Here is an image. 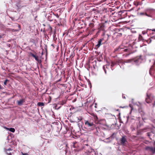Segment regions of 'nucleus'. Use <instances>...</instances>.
I'll return each mask as SVG.
<instances>
[{"mask_svg": "<svg viewBox=\"0 0 155 155\" xmlns=\"http://www.w3.org/2000/svg\"><path fill=\"white\" fill-rule=\"evenodd\" d=\"M154 97L152 94L150 93H147V97H146V102L150 103L152 102L153 100Z\"/></svg>", "mask_w": 155, "mask_h": 155, "instance_id": "1", "label": "nucleus"}, {"mask_svg": "<svg viewBox=\"0 0 155 155\" xmlns=\"http://www.w3.org/2000/svg\"><path fill=\"white\" fill-rule=\"evenodd\" d=\"M149 31L150 34L151 35V38H153L154 39H155V28L153 29H147L146 31V33H147V35H148V32Z\"/></svg>", "mask_w": 155, "mask_h": 155, "instance_id": "2", "label": "nucleus"}, {"mask_svg": "<svg viewBox=\"0 0 155 155\" xmlns=\"http://www.w3.org/2000/svg\"><path fill=\"white\" fill-rule=\"evenodd\" d=\"M146 150L150 152L152 154L155 153V147H146Z\"/></svg>", "mask_w": 155, "mask_h": 155, "instance_id": "3", "label": "nucleus"}, {"mask_svg": "<svg viewBox=\"0 0 155 155\" xmlns=\"http://www.w3.org/2000/svg\"><path fill=\"white\" fill-rule=\"evenodd\" d=\"M142 60V58L141 56H140L138 58L135 60L134 61L137 65H138L141 62Z\"/></svg>", "mask_w": 155, "mask_h": 155, "instance_id": "4", "label": "nucleus"}, {"mask_svg": "<svg viewBox=\"0 0 155 155\" xmlns=\"http://www.w3.org/2000/svg\"><path fill=\"white\" fill-rule=\"evenodd\" d=\"M4 128L6 130H9L10 131L12 132H13V133L15 131V129L14 128H7L6 127H4Z\"/></svg>", "mask_w": 155, "mask_h": 155, "instance_id": "5", "label": "nucleus"}, {"mask_svg": "<svg viewBox=\"0 0 155 155\" xmlns=\"http://www.w3.org/2000/svg\"><path fill=\"white\" fill-rule=\"evenodd\" d=\"M25 102V101L23 99L17 101L18 104L19 105H21Z\"/></svg>", "mask_w": 155, "mask_h": 155, "instance_id": "6", "label": "nucleus"}, {"mask_svg": "<svg viewBox=\"0 0 155 155\" xmlns=\"http://www.w3.org/2000/svg\"><path fill=\"white\" fill-rule=\"evenodd\" d=\"M152 135L153 136V134L152 132L148 133H147V137L151 140L152 139V138H151V136Z\"/></svg>", "mask_w": 155, "mask_h": 155, "instance_id": "7", "label": "nucleus"}, {"mask_svg": "<svg viewBox=\"0 0 155 155\" xmlns=\"http://www.w3.org/2000/svg\"><path fill=\"white\" fill-rule=\"evenodd\" d=\"M85 125H87L91 127L93 125V124L92 123H89L88 121H86L85 122Z\"/></svg>", "mask_w": 155, "mask_h": 155, "instance_id": "8", "label": "nucleus"}, {"mask_svg": "<svg viewBox=\"0 0 155 155\" xmlns=\"http://www.w3.org/2000/svg\"><path fill=\"white\" fill-rule=\"evenodd\" d=\"M126 140V139L124 137H123L121 140L122 143L123 144H124V143H125Z\"/></svg>", "mask_w": 155, "mask_h": 155, "instance_id": "9", "label": "nucleus"}, {"mask_svg": "<svg viewBox=\"0 0 155 155\" xmlns=\"http://www.w3.org/2000/svg\"><path fill=\"white\" fill-rule=\"evenodd\" d=\"M31 55L34 58H35V59L36 61H39L38 58V56H36L34 54H32Z\"/></svg>", "mask_w": 155, "mask_h": 155, "instance_id": "10", "label": "nucleus"}, {"mask_svg": "<svg viewBox=\"0 0 155 155\" xmlns=\"http://www.w3.org/2000/svg\"><path fill=\"white\" fill-rule=\"evenodd\" d=\"M101 40L98 41V44L96 46L99 47L101 45Z\"/></svg>", "mask_w": 155, "mask_h": 155, "instance_id": "11", "label": "nucleus"}, {"mask_svg": "<svg viewBox=\"0 0 155 155\" xmlns=\"http://www.w3.org/2000/svg\"><path fill=\"white\" fill-rule=\"evenodd\" d=\"M11 150V149L9 148L8 150H6V151H5L7 153H8V155H11V153H8V151Z\"/></svg>", "mask_w": 155, "mask_h": 155, "instance_id": "12", "label": "nucleus"}, {"mask_svg": "<svg viewBox=\"0 0 155 155\" xmlns=\"http://www.w3.org/2000/svg\"><path fill=\"white\" fill-rule=\"evenodd\" d=\"M151 40L150 38H149L147 40H146V41H147L148 44L150 43L151 42Z\"/></svg>", "mask_w": 155, "mask_h": 155, "instance_id": "13", "label": "nucleus"}, {"mask_svg": "<svg viewBox=\"0 0 155 155\" xmlns=\"http://www.w3.org/2000/svg\"><path fill=\"white\" fill-rule=\"evenodd\" d=\"M38 105L39 106H43L44 105V104L41 102H39L38 103Z\"/></svg>", "mask_w": 155, "mask_h": 155, "instance_id": "14", "label": "nucleus"}, {"mask_svg": "<svg viewBox=\"0 0 155 155\" xmlns=\"http://www.w3.org/2000/svg\"><path fill=\"white\" fill-rule=\"evenodd\" d=\"M7 80H5V81L4 82V84L5 85H6V84H7Z\"/></svg>", "mask_w": 155, "mask_h": 155, "instance_id": "15", "label": "nucleus"}, {"mask_svg": "<svg viewBox=\"0 0 155 155\" xmlns=\"http://www.w3.org/2000/svg\"><path fill=\"white\" fill-rule=\"evenodd\" d=\"M21 154L22 155H28L27 153H23L22 152H21Z\"/></svg>", "mask_w": 155, "mask_h": 155, "instance_id": "16", "label": "nucleus"}, {"mask_svg": "<svg viewBox=\"0 0 155 155\" xmlns=\"http://www.w3.org/2000/svg\"><path fill=\"white\" fill-rule=\"evenodd\" d=\"M132 61H133V59L130 60H128L127 61V62H131Z\"/></svg>", "mask_w": 155, "mask_h": 155, "instance_id": "17", "label": "nucleus"}, {"mask_svg": "<svg viewBox=\"0 0 155 155\" xmlns=\"http://www.w3.org/2000/svg\"><path fill=\"white\" fill-rule=\"evenodd\" d=\"M105 67H106L105 66H104L103 67V68H104V70L105 73H106V71L105 70Z\"/></svg>", "mask_w": 155, "mask_h": 155, "instance_id": "18", "label": "nucleus"}, {"mask_svg": "<svg viewBox=\"0 0 155 155\" xmlns=\"http://www.w3.org/2000/svg\"><path fill=\"white\" fill-rule=\"evenodd\" d=\"M140 15H144V13H142V12H141V13H140Z\"/></svg>", "mask_w": 155, "mask_h": 155, "instance_id": "19", "label": "nucleus"}, {"mask_svg": "<svg viewBox=\"0 0 155 155\" xmlns=\"http://www.w3.org/2000/svg\"><path fill=\"white\" fill-rule=\"evenodd\" d=\"M152 69L151 68H150V74H151V71H152Z\"/></svg>", "mask_w": 155, "mask_h": 155, "instance_id": "20", "label": "nucleus"}, {"mask_svg": "<svg viewBox=\"0 0 155 155\" xmlns=\"http://www.w3.org/2000/svg\"><path fill=\"white\" fill-rule=\"evenodd\" d=\"M155 101H154V103L153 104V106H155Z\"/></svg>", "mask_w": 155, "mask_h": 155, "instance_id": "21", "label": "nucleus"}, {"mask_svg": "<svg viewBox=\"0 0 155 155\" xmlns=\"http://www.w3.org/2000/svg\"><path fill=\"white\" fill-rule=\"evenodd\" d=\"M153 145H155V141L154 142V143H153Z\"/></svg>", "mask_w": 155, "mask_h": 155, "instance_id": "22", "label": "nucleus"}, {"mask_svg": "<svg viewBox=\"0 0 155 155\" xmlns=\"http://www.w3.org/2000/svg\"><path fill=\"white\" fill-rule=\"evenodd\" d=\"M146 15H147V16H148L146 13Z\"/></svg>", "mask_w": 155, "mask_h": 155, "instance_id": "23", "label": "nucleus"}, {"mask_svg": "<svg viewBox=\"0 0 155 155\" xmlns=\"http://www.w3.org/2000/svg\"><path fill=\"white\" fill-rule=\"evenodd\" d=\"M123 98H125V97H124V96H123Z\"/></svg>", "mask_w": 155, "mask_h": 155, "instance_id": "24", "label": "nucleus"}, {"mask_svg": "<svg viewBox=\"0 0 155 155\" xmlns=\"http://www.w3.org/2000/svg\"><path fill=\"white\" fill-rule=\"evenodd\" d=\"M1 89V86H0V89Z\"/></svg>", "mask_w": 155, "mask_h": 155, "instance_id": "25", "label": "nucleus"}, {"mask_svg": "<svg viewBox=\"0 0 155 155\" xmlns=\"http://www.w3.org/2000/svg\"><path fill=\"white\" fill-rule=\"evenodd\" d=\"M1 38V35H0V38Z\"/></svg>", "mask_w": 155, "mask_h": 155, "instance_id": "26", "label": "nucleus"}, {"mask_svg": "<svg viewBox=\"0 0 155 155\" xmlns=\"http://www.w3.org/2000/svg\"><path fill=\"white\" fill-rule=\"evenodd\" d=\"M113 66V65L112 64V65H111V66Z\"/></svg>", "mask_w": 155, "mask_h": 155, "instance_id": "27", "label": "nucleus"}, {"mask_svg": "<svg viewBox=\"0 0 155 155\" xmlns=\"http://www.w3.org/2000/svg\"><path fill=\"white\" fill-rule=\"evenodd\" d=\"M130 107H131L130 106Z\"/></svg>", "mask_w": 155, "mask_h": 155, "instance_id": "28", "label": "nucleus"}]
</instances>
